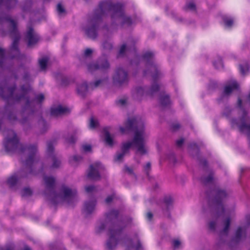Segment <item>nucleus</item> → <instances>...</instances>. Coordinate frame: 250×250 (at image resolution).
<instances>
[{
	"instance_id": "nucleus-1",
	"label": "nucleus",
	"mask_w": 250,
	"mask_h": 250,
	"mask_svg": "<svg viewBox=\"0 0 250 250\" xmlns=\"http://www.w3.org/2000/svg\"><path fill=\"white\" fill-rule=\"evenodd\" d=\"M3 134L5 136L4 146L7 153H18L19 154L27 153L28 154L26 159L21 162L23 168L19 172L18 175L14 174L7 179L8 185L13 187L16 185L19 179L27 178L34 174L33 166L37 159V146L32 145L27 146L20 144L17 134L12 130H5Z\"/></svg>"
},
{
	"instance_id": "nucleus-2",
	"label": "nucleus",
	"mask_w": 250,
	"mask_h": 250,
	"mask_svg": "<svg viewBox=\"0 0 250 250\" xmlns=\"http://www.w3.org/2000/svg\"><path fill=\"white\" fill-rule=\"evenodd\" d=\"M108 13L111 14L112 19L118 20L123 25H130L132 23L130 18L125 16L120 4H114L110 0L102 1L94 10L87 27L84 28L85 34L89 38L94 39L97 37L99 24L102 18Z\"/></svg>"
},
{
	"instance_id": "nucleus-3",
	"label": "nucleus",
	"mask_w": 250,
	"mask_h": 250,
	"mask_svg": "<svg viewBox=\"0 0 250 250\" xmlns=\"http://www.w3.org/2000/svg\"><path fill=\"white\" fill-rule=\"evenodd\" d=\"M125 127L120 128V131L122 134L127 133L131 131H135V134L131 142L123 144L122 151L126 154L129 148L133 146L136 147L137 152L142 155L146 154V150L145 147L144 139L145 126L142 120L137 117L128 118L125 123Z\"/></svg>"
},
{
	"instance_id": "nucleus-4",
	"label": "nucleus",
	"mask_w": 250,
	"mask_h": 250,
	"mask_svg": "<svg viewBox=\"0 0 250 250\" xmlns=\"http://www.w3.org/2000/svg\"><path fill=\"white\" fill-rule=\"evenodd\" d=\"M125 127L120 128V131L122 134L127 133L131 131H135V134L131 142L123 144L122 151L126 154L129 148L133 146L136 147L137 152L142 155L146 154V150L145 147L144 139L145 126L142 120L137 117L128 118L125 123Z\"/></svg>"
},
{
	"instance_id": "nucleus-5",
	"label": "nucleus",
	"mask_w": 250,
	"mask_h": 250,
	"mask_svg": "<svg viewBox=\"0 0 250 250\" xmlns=\"http://www.w3.org/2000/svg\"><path fill=\"white\" fill-rule=\"evenodd\" d=\"M201 182L205 186H209L210 189L206 191L208 204L212 214L216 217L224 216L225 208L223 202L227 196L226 191L213 186V173L210 172L207 177L201 178Z\"/></svg>"
},
{
	"instance_id": "nucleus-6",
	"label": "nucleus",
	"mask_w": 250,
	"mask_h": 250,
	"mask_svg": "<svg viewBox=\"0 0 250 250\" xmlns=\"http://www.w3.org/2000/svg\"><path fill=\"white\" fill-rule=\"evenodd\" d=\"M45 184L44 195L47 198H51V201L54 205L58 204L60 201L67 200L69 204L75 198L77 190L71 189L65 185L61 187V193H58L55 191V179L52 176H44L43 178Z\"/></svg>"
},
{
	"instance_id": "nucleus-7",
	"label": "nucleus",
	"mask_w": 250,
	"mask_h": 250,
	"mask_svg": "<svg viewBox=\"0 0 250 250\" xmlns=\"http://www.w3.org/2000/svg\"><path fill=\"white\" fill-rule=\"evenodd\" d=\"M142 60L147 67L144 71V74L146 76L150 74L153 80V83L149 90L146 92V94L152 96L160 89V86L157 83V81L161 75L157 64L154 62V54L151 52H146L142 56Z\"/></svg>"
},
{
	"instance_id": "nucleus-8",
	"label": "nucleus",
	"mask_w": 250,
	"mask_h": 250,
	"mask_svg": "<svg viewBox=\"0 0 250 250\" xmlns=\"http://www.w3.org/2000/svg\"><path fill=\"white\" fill-rule=\"evenodd\" d=\"M119 215V211L117 209H112L105 214V223H111L109 229V239L106 244L108 250H113L115 248L118 242L119 237L125 227H121L113 223V221L117 219Z\"/></svg>"
},
{
	"instance_id": "nucleus-9",
	"label": "nucleus",
	"mask_w": 250,
	"mask_h": 250,
	"mask_svg": "<svg viewBox=\"0 0 250 250\" xmlns=\"http://www.w3.org/2000/svg\"><path fill=\"white\" fill-rule=\"evenodd\" d=\"M16 84L7 87L5 85L0 86V97L5 101L8 104H13L24 99L27 94L32 90L29 84H23L20 89V94L15 93Z\"/></svg>"
},
{
	"instance_id": "nucleus-10",
	"label": "nucleus",
	"mask_w": 250,
	"mask_h": 250,
	"mask_svg": "<svg viewBox=\"0 0 250 250\" xmlns=\"http://www.w3.org/2000/svg\"><path fill=\"white\" fill-rule=\"evenodd\" d=\"M5 21L10 27L9 33L13 38V41L12 47H17L20 39V35L17 27V23L9 17H6Z\"/></svg>"
},
{
	"instance_id": "nucleus-11",
	"label": "nucleus",
	"mask_w": 250,
	"mask_h": 250,
	"mask_svg": "<svg viewBox=\"0 0 250 250\" xmlns=\"http://www.w3.org/2000/svg\"><path fill=\"white\" fill-rule=\"evenodd\" d=\"M9 52L12 55L6 57L4 50L3 48H0V71L3 69L4 64L7 58L10 59H19L20 56L19 48H10Z\"/></svg>"
},
{
	"instance_id": "nucleus-12",
	"label": "nucleus",
	"mask_w": 250,
	"mask_h": 250,
	"mask_svg": "<svg viewBox=\"0 0 250 250\" xmlns=\"http://www.w3.org/2000/svg\"><path fill=\"white\" fill-rule=\"evenodd\" d=\"M114 83L119 86L127 83L128 82V74L122 68H118L113 77Z\"/></svg>"
},
{
	"instance_id": "nucleus-13",
	"label": "nucleus",
	"mask_w": 250,
	"mask_h": 250,
	"mask_svg": "<svg viewBox=\"0 0 250 250\" xmlns=\"http://www.w3.org/2000/svg\"><path fill=\"white\" fill-rule=\"evenodd\" d=\"M44 96L43 94H40L35 97L34 100L30 101L28 98L26 99L25 106L24 108L23 113L24 112H31L33 113L34 112L32 106L36 103L39 106L41 107L42 102L44 100Z\"/></svg>"
},
{
	"instance_id": "nucleus-14",
	"label": "nucleus",
	"mask_w": 250,
	"mask_h": 250,
	"mask_svg": "<svg viewBox=\"0 0 250 250\" xmlns=\"http://www.w3.org/2000/svg\"><path fill=\"white\" fill-rule=\"evenodd\" d=\"M56 143V140H53L47 143V155L51 157L53 161L52 165V168H58L61 165L60 160L54 154V145Z\"/></svg>"
},
{
	"instance_id": "nucleus-15",
	"label": "nucleus",
	"mask_w": 250,
	"mask_h": 250,
	"mask_svg": "<svg viewBox=\"0 0 250 250\" xmlns=\"http://www.w3.org/2000/svg\"><path fill=\"white\" fill-rule=\"evenodd\" d=\"M109 67V64L106 59H100L96 63H89L87 66L88 70L89 72L97 70H104L108 69Z\"/></svg>"
},
{
	"instance_id": "nucleus-16",
	"label": "nucleus",
	"mask_w": 250,
	"mask_h": 250,
	"mask_svg": "<svg viewBox=\"0 0 250 250\" xmlns=\"http://www.w3.org/2000/svg\"><path fill=\"white\" fill-rule=\"evenodd\" d=\"M102 165L100 162H96L90 166L87 173V177L91 179L98 180L100 178L99 171L101 169Z\"/></svg>"
},
{
	"instance_id": "nucleus-17",
	"label": "nucleus",
	"mask_w": 250,
	"mask_h": 250,
	"mask_svg": "<svg viewBox=\"0 0 250 250\" xmlns=\"http://www.w3.org/2000/svg\"><path fill=\"white\" fill-rule=\"evenodd\" d=\"M26 39L29 45H34L40 40L39 35L34 32L31 27H30L26 32Z\"/></svg>"
},
{
	"instance_id": "nucleus-18",
	"label": "nucleus",
	"mask_w": 250,
	"mask_h": 250,
	"mask_svg": "<svg viewBox=\"0 0 250 250\" xmlns=\"http://www.w3.org/2000/svg\"><path fill=\"white\" fill-rule=\"evenodd\" d=\"M96 201L92 200L88 202H85L84 205L83 212L86 217L91 214L95 209Z\"/></svg>"
},
{
	"instance_id": "nucleus-19",
	"label": "nucleus",
	"mask_w": 250,
	"mask_h": 250,
	"mask_svg": "<svg viewBox=\"0 0 250 250\" xmlns=\"http://www.w3.org/2000/svg\"><path fill=\"white\" fill-rule=\"evenodd\" d=\"M69 112L70 110L68 108L61 105L56 107L51 108L50 110L51 115L53 116H58Z\"/></svg>"
},
{
	"instance_id": "nucleus-20",
	"label": "nucleus",
	"mask_w": 250,
	"mask_h": 250,
	"mask_svg": "<svg viewBox=\"0 0 250 250\" xmlns=\"http://www.w3.org/2000/svg\"><path fill=\"white\" fill-rule=\"evenodd\" d=\"M239 87V85L236 81H233L230 84L225 86L224 90V95H229L233 90L237 89Z\"/></svg>"
},
{
	"instance_id": "nucleus-21",
	"label": "nucleus",
	"mask_w": 250,
	"mask_h": 250,
	"mask_svg": "<svg viewBox=\"0 0 250 250\" xmlns=\"http://www.w3.org/2000/svg\"><path fill=\"white\" fill-rule=\"evenodd\" d=\"M246 230V229H243L241 227H238L235 232L234 237L232 239V241L235 243L239 242L241 240L243 233H245Z\"/></svg>"
},
{
	"instance_id": "nucleus-22",
	"label": "nucleus",
	"mask_w": 250,
	"mask_h": 250,
	"mask_svg": "<svg viewBox=\"0 0 250 250\" xmlns=\"http://www.w3.org/2000/svg\"><path fill=\"white\" fill-rule=\"evenodd\" d=\"M105 136V142L108 146H112L113 145V140L109 133V127H105L103 129Z\"/></svg>"
},
{
	"instance_id": "nucleus-23",
	"label": "nucleus",
	"mask_w": 250,
	"mask_h": 250,
	"mask_svg": "<svg viewBox=\"0 0 250 250\" xmlns=\"http://www.w3.org/2000/svg\"><path fill=\"white\" fill-rule=\"evenodd\" d=\"M88 86L86 82L83 83L81 85L77 86V93L78 94L83 97L85 96L88 91Z\"/></svg>"
},
{
	"instance_id": "nucleus-24",
	"label": "nucleus",
	"mask_w": 250,
	"mask_h": 250,
	"mask_svg": "<svg viewBox=\"0 0 250 250\" xmlns=\"http://www.w3.org/2000/svg\"><path fill=\"white\" fill-rule=\"evenodd\" d=\"M160 102L163 107L168 106L170 104L169 96L168 95H162L160 98Z\"/></svg>"
},
{
	"instance_id": "nucleus-25",
	"label": "nucleus",
	"mask_w": 250,
	"mask_h": 250,
	"mask_svg": "<svg viewBox=\"0 0 250 250\" xmlns=\"http://www.w3.org/2000/svg\"><path fill=\"white\" fill-rule=\"evenodd\" d=\"M17 2V0H0V5L3 3L7 9L14 7Z\"/></svg>"
},
{
	"instance_id": "nucleus-26",
	"label": "nucleus",
	"mask_w": 250,
	"mask_h": 250,
	"mask_svg": "<svg viewBox=\"0 0 250 250\" xmlns=\"http://www.w3.org/2000/svg\"><path fill=\"white\" fill-rule=\"evenodd\" d=\"M239 71L241 74L244 76L246 74L247 72L249 71V65L248 63H245L244 64H240L239 66Z\"/></svg>"
},
{
	"instance_id": "nucleus-27",
	"label": "nucleus",
	"mask_w": 250,
	"mask_h": 250,
	"mask_svg": "<svg viewBox=\"0 0 250 250\" xmlns=\"http://www.w3.org/2000/svg\"><path fill=\"white\" fill-rule=\"evenodd\" d=\"M164 203L167 207V209L168 210L172 206L173 203V200L171 196H165L164 199Z\"/></svg>"
},
{
	"instance_id": "nucleus-28",
	"label": "nucleus",
	"mask_w": 250,
	"mask_h": 250,
	"mask_svg": "<svg viewBox=\"0 0 250 250\" xmlns=\"http://www.w3.org/2000/svg\"><path fill=\"white\" fill-rule=\"evenodd\" d=\"M40 68L42 70H44L47 67L48 59L47 58H43L39 61Z\"/></svg>"
},
{
	"instance_id": "nucleus-29",
	"label": "nucleus",
	"mask_w": 250,
	"mask_h": 250,
	"mask_svg": "<svg viewBox=\"0 0 250 250\" xmlns=\"http://www.w3.org/2000/svg\"><path fill=\"white\" fill-rule=\"evenodd\" d=\"M223 20L226 25L228 27H230L233 24V20L232 18L224 16L223 17Z\"/></svg>"
},
{
	"instance_id": "nucleus-30",
	"label": "nucleus",
	"mask_w": 250,
	"mask_h": 250,
	"mask_svg": "<svg viewBox=\"0 0 250 250\" xmlns=\"http://www.w3.org/2000/svg\"><path fill=\"white\" fill-rule=\"evenodd\" d=\"M224 224L225 227L222 230V232L227 234L228 232L230 224V219L229 217H228L226 219Z\"/></svg>"
},
{
	"instance_id": "nucleus-31",
	"label": "nucleus",
	"mask_w": 250,
	"mask_h": 250,
	"mask_svg": "<svg viewBox=\"0 0 250 250\" xmlns=\"http://www.w3.org/2000/svg\"><path fill=\"white\" fill-rule=\"evenodd\" d=\"M32 194L31 189L29 188H24L21 192L22 197H27L31 196Z\"/></svg>"
},
{
	"instance_id": "nucleus-32",
	"label": "nucleus",
	"mask_w": 250,
	"mask_h": 250,
	"mask_svg": "<svg viewBox=\"0 0 250 250\" xmlns=\"http://www.w3.org/2000/svg\"><path fill=\"white\" fill-rule=\"evenodd\" d=\"M213 65L217 69L223 68L224 65L222 59L220 58H218L217 61L213 62Z\"/></svg>"
},
{
	"instance_id": "nucleus-33",
	"label": "nucleus",
	"mask_w": 250,
	"mask_h": 250,
	"mask_svg": "<svg viewBox=\"0 0 250 250\" xmlns=\"http://www.w3.org/2000/svg\"><path fill=\"white\" fill-rule=\"evenodd\" d=\"M8 119L11 123H14V122L17 121V116L15 113H14V112L9 113L8 116Z\"/></svg>"
},
{
	"instance_id": "nucleus-34",
	"label": "nucleus",
	"mask_w": 250,
	"mask_h": 250,
	"mask_svg": "<svg viewBox=\"0 0 250 250\" xmlns=\"http://www.w3.org/2000/svg\"><path fill=\"white\" fill-rule=\"evenodd\" d=\"M98 125V122L95 120L93 117H91L90 121L89 127L91 128H95Z\"/></svg>"
},
{
	"instance_id": "nucleus-35",
	"label": "nucleus",
	"mask_w": 250,
	"mask_h": 250,
	"mask_svg": "<svg viewBox=\"0 0 250 250\" xmlns=\"http://www.w3.org/2000/svg\"><path fill=\"white\" fill-rule=\"evenodd\" d=\"M186 10H189L191 11H195L196 10V5L193 2H189L185 6Z\"/></svg>"
},
{
	"instance_id": "nucleus-36",
	"label": "nucleus",
	"mask_w": 250,
	"mask_h": 250,
	"mask_svg": "<svg viewBox=\"0 0 250 250\" xmlns=\"http://www.w3.org/2000/svg\"><path fill=\"white\" fill-rule=\"evenodd\" d=\"M102 83V81L99 80L96 81L94 83H90L89 85V88L93 90L94 88L98 87Z\"/></svg>"
},
{
	"instance_id": "nucleus-37",
	"label": "nucleus",
	"mask_w": 250,
	"mask_h": 250,
	"mask_svg": "<svg viewBox=\"0 0 250 250\" xmlns=\"http://www.w3.org/2000/svg\"><path fill=\"white\" fill-rule=\"evenodd\" d=\"M135 41L132 39H130L128 40L127 43L122 44L121 47H131L132 46L135 45Z\"/></svg>"
},
{
	"instance_id": "nucleus-38",
	"label": "nucleus",
	"mask_w": 250,
	"mask_h": 250,
	"mask_svg": "<svg viewBox=\"0 0 250 250\" xmlns=\"http://www.w3.org/2000/svg\"><path fill=\"white\" fill-rule=\"evenodd\" d=\"M77 138L75 136L72 135L69 138L66 139V142L68 144H73L76 141Z\"/></svg>"
},
{
	"instance_id": "nucleus-39",
	"label": "nucleus",
	"mask_w": 250,
	"mask_h": 250,
	"mask_svg": "<svg viewBox=\"0 0 250 250\" xmlns=\"http://www.w3.org/2000/svg\"><path fill=\"white\" fill-rule=\"evenodd\" d=\"M135 92L137 96H142L144 94L145 90L142 87H138L135 88Z\"/></svg>"
},
{
	"instance_id": "nucleus-40",
	"label": "nucleus",
	"mask_w": 250,
	"mask_h": 250,
	"mask_svg": "<svg viewBox=\"0 0 250 250\" xmlns=\"http://www.w3.org/2000/svg\"><path fill=\"white\" fill-rule=\"evenodd\" d=\"M57 10L59 15L64 14L65 10L61 3H58L57 6Z\"/></svg>"
},
{
	"instance_id": "nucleus-41",
	"label": "nucleus",
	"mask_w": 250,
	"mask_h": 250,
	"mask_svg": "<svg viewBox=\"0 0 250 250\" xmlns=\"http://www.w3.org/2000/svg\"><path fill=\"white\" fill-rule=\"evenodd\" d=\"M181 127L180 125L178 123H174L171 124L170 129L172 131L178 130Z\"/></svg>"
},
{
	"instance_id": "nucleus-42",
	"label": "nucleus",
	"mask_w": 250,
	"mask_h": 250,
	"mask_svg": "<svg viewBox=\"0 0 250 250\" xmlns=\"http://www.w3.org/2000/svg\"><path fill=\"white\" fill-rule=\"evenodd\" d=\"M125 154V153L123 151H122L121 153H117L115 158V160L116 161H121L122 160Z\"/></svg>"
},
{
	"instance_id": "nucleus-43",
	"label": "nucleus",
	"mask_w": 250,
	"mask_h": 250,
	"mask_svg": "<svg viewBox=\"0 0 250 250\" xmlns=\"http://www.w3.org/2000/svg\"><path fill=\"white\" fill-rule=\"evenodd\" d=\"M85 189L87 193H90L96 190V187L94 186H88L85 187Z\"/></svg>"
},
{
	"instance_id": "nucleus-44",
	"label": "nucleus",
	"mask_w": 250,
	"mask_h": 250,
	"mask_svg": "<svg viewBox=\"0 0 250 250\" xmlns=\"http://www.w3.org/2000/svg\"><path fill=\"white\" fill-rule=\"evenodd\" d=\"M105 228V223H101V224L97 228L96 232L97 233H100L103 230H104Z\"/></svg>"
},
{
	"instance_id": "nucleus-45",
	"label": "nucleus",
	"mask_w": 250,
	"mask_h": 250,
	"mask_svg": "<svg viewBox=\"0 0 250 250\" xmlns=\"http://www.w3.org/2000/svg\"><path fill=\"white\" fill-rule=\"evenodd\" d=\"M151 169V164L150 162H147L146 165L144 167V170L147 176H148V172Z\"/></svg>"
},
{
	"instance_id": "nucleus-46",
	"label": "nucleus",
	"mask_w": 250,
	"mask_h": 250,
	"mask_svg": "<svg viewBox=\"0 0 250 250\" xmlns=\"http://www.w3.org/2000/svg\"><path fill=\"white\" fill-rule=\"evenodd\" d=\"M83 150L85 152L91 151V146L90 145H83L82 146Z\"/></svg>"
},
{
	"instance_id": "nucleus-47",
	"label": "nucleus",
	"mask_w": 250,
	"mask_h": 250,
	"mask_svg": "<svg viewBox=\"0 0 250 250\" xmlns=\"http://www.w3.org/2000/svg\"><path fill=\"white\" fill-rule=\"evenodd\" d=\"M126 102V100L125 99H121L116 102V104L118 105H124Z\"/></svg>"
},
{
	"instance_id": "nucleus-48",
	"label": "nucleus",
	"mask_w": 250,
	"mask_h": 250,
	"mask_svg": "<svg viewBox=\"0 0 250 250\" xmlns=\"http://www.w3.org/2000/svg\"><path fill=\"white\" fill-rule=\"evenodd\" d=\"M231 113V110L229 107H226L224 111L223 115L227 117H229Z\"/></svg>"
},
{
	"instance_id": "nucleus-49",
	"label": "nucleus",
	"mask_w": 250,
	"mask_h": 250,
	"mask_svg": "<svg viewBox=\"0 0 250 250\" xmlns=\"http://www.w3.org/2000/svg\"><path fill=\"white\" fill-rule=\"evenodd\" d=\"M70 83V80L67 78H63L62 80L61 84L63 86H66Z\"/></svg>"
},
{
	"instance_id": "nucleus-50",
	"label": "nucleus",
	"mask_w": 250,
	"mask_h": 250,
	"mask_svg": "<svg viewBox=\"0 0 250 250\" xmlns=\"http://www.w3.org/2000/svg\"><path fill=\"white\" fill-rule=\"evenodd\" d=\"M181 244L179 240L175 239L173 241V247L174 249L178 248Z\"/></svg>"
},
{
	"instance_id": "nucleus-51",
	"label": "nucleus",
	"mask_w": 250,
	"mask_h": 250,
	"mask_svg": "<svg viewBox=\"0 0 250 250\" xmlns=\"http://www.w3.org/2000/svg\"><path fill=\"white\" fill-rule=\"evenodd\" d=\"M189 147L191 149H195L197 151H199V148L198 146L195 143H191L189 145Z\"/></svg>"
},
{
	"instance_id": "nucleus-52",
	"label": "nucleus",
	"mask_w": 250,
	"mask_h": 250,
	"mask_svg": "<svg viewBox=\"0 0 250 250\" xmlns=\"http://www.w3.org/2000/svg\"><path fill=\"white\" fill-rule=\"evenodd\" d=\"M216 227V222L211 221L208 224L209 229L211 230H214Z\"/></svg>"
},
{
	"instance_id": "nucleus-53",
	"label": "nucleus",
	"mask_w": 250,
	"mask_h": 250,
	"mask_svg": "<svg viewBox=\"0 0 250 250\" xmlns=\"http://www.w3.org/2000/svg\"><path fill=\"white\" fill-rule=\"evenodd\" d=\"M82 159V157L81 156L78 155H74L72 157L71 161L77 162L81 161Z\"/></svg>"
},
{
	"instance_id": "nucleus-54",
	"label": "nucleus",
	"mask_w": 250,
	"mask_h": 250,
	"mask_svg": "<svg viewBox=\"0 0 250 250\" xmlns=\"http://www.w3.org/2000/svg\"><path fill=\"white\" fill-rule=\"evenodd\" d=\"M128 48H120V50L119 51V54L118 55V57H121L122 55H123L125 52L126 51V50Z\"/></svg>"
},
{
	"instance_id": "nucleus-55",
	"label": "nucleus",
	"mask_w": 250,
	"mask_h": 250,
	"mask_svg": "<svg viewBox=\"0 0 250 250\" xmlns=\"http://www.w3.org/2000/svg\"><path fill=\"white\" fill-rule=\"evenodd\" d=\"M92 50L90 48H87L85 50L84 55L85 57H89L92 54Z\"/></svg>"
},
{
	"instance_id": "nucleus-56",
	"label": "nucleus",
	"mask_w": 250,
	"mask_h": 250,
	"mask_svg": "<svg viewBox=\"0 0 250 250\" xmlns=\"http://www.w3.org/2000/svg\"><path fill=\"white\" fill-rule=\"evenodd\" d=\"M114 198V195H109L107 197V198L105 199V202L107 204H109L112 202Z\"/></svg>"
},
{
	"instance_id": "nucleus-57",
	"label": "nucleus",
	"mask_w": 250,
	"mask_h": 250,
	"mask_svg": "<svg viewBox=\"0 0 250 250\" xmlns=\"http://www.w3.org/2000/svg\"><path fill=\"white\" fill-rule=\"evenodd\" d=\"M184 142V139L183 138H181L176 141V144L177 146H181L183 145Z\"/></svg>"
},
{
	"instance_id": "nucleus-58",
	"label": "nucleus",
	"mask_w": 250,
	"mask_h": 250,
	"mask_svg": "<svg viewBox=\"0 0 250 250\" xmlns=\"http://www.w3.org/2000/svg\"><path fill=\"white\" fill-rule=\"evenodd\" d=\"M200 163L204 167H206L208 165V162L206 159H201L200 161Z\"/></svg>"
},
{
	"instance_id": "nucleus-59",
	"label": "nucleus",
	"mask_w": 250,
	"mask_h": 250,
	"mask_svg": "<svg viewBox=\"0 0 250 250\" xmlns=\"http://www.w3.org/2000/svg\"><path fill=\"white\" fill-rule=\"evenodd\" d=\"M30 78V75L28 72H25L23 75V79L24 81H28Z\"/></svg>"
},
{
	"instance_id": "nucleus-60",
	"label": "nucleus",
	"mask_w": 250,
	"mask_h": 250,
	"mask_svg": "<svg viewBox=\"0 0 250 250\" xmlns=\"http://www.w3.org/2000/svg\"><path fill=\"white\" fill-rule=\"evenodd\" d=\"M125 170L130 174L133 173V169L126 166L125 167Z\"/></svg>"
},
{
	"instance_id": "nucleus-61",
	"label": "nucleus",
	"mask_w": 250,
	"mask_h": 250,
	"mask_svg": "<svg viewBox=\"0 0 250 250\" xmlns=\"http://www.w3.org/2000/svg\"><path fill=\"white\" fill-rule=\"evenodd\" d=\"M14 247L13 245H10L6 246L4 248L2 249V250H14Z\"/></svg>"
},
{
	"instance_id": "nucleus-62",
	"label": "nucleus",
	"mask_w": 250,
	"mask_h": 250,
	"mask_svg": "<svg viewBox=\"0 0 250 250\" xmlns=\"http://www.w3.org/2000/svg\"><path fill=\"white\" fill-rule=\"evenodd\" d=\"M146 217L148 220L150 221L152 219L153 214L151 212H148L146 213Z\"/></svg>"
},
{
	"instance_id": "nucleus-63",
	"label": "nucleus",
	"mask_w": 250,
	"mask_h": 250,
	"mask_svg": "<svg viewBox=\"0 0 250 250\" xmlns=\"http://www.w3.org/2000/svg\"><path fill=\"white\" fill-rule=\"evenodd\" d=\"M142 248V245L141 244V242L139 240L138 241L137 245L135 247V250H140Z\"/></svg>"
},
{
	"instance_id": "nucleus-64",
	"label": "nucleus",
	"mask_w": 250,
	"mask_h": 250,
	"mask_svg": "<svg viewBox=\"0 0 250 250\" xmlns=\"http://www.w3.org/2000/svg\"><path fill=\"white\" fill-rule=\"evenodd\" d=\"M246 220H247V224H248V226H250V215H248L247 216H246Z\"/></svg>"
}]
</instances>
